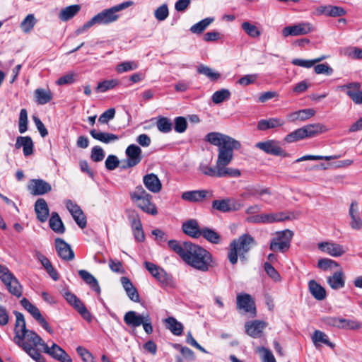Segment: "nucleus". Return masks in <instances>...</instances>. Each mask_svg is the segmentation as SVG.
<instances>
[{"instance_id": "obj_1", "label": "nucleus", "mask_w": 362, "mask_h": 362, "mask_svg": "<svg viewBox=\"0 0 362 362\" xmlns=\"http://www.w3.org/2000/svg\"><path fill=\"white\" fill-rule=\"evenodd\" d=\"M169 247L177 254L188 265L197 270L206 272L214 267L212 255L203 247L191 242L169 240Z\"/></svg>"}, {"instance_id": "obj_2", "label": "nucleus", "mask_w": 362, "mask_h": 362, "mask_svg": "<svg viewBox=\"0 0 362 362\" xmlns=\"http://www.w3.org/2000/svg\"><path fill=\"white\" fill-rule=\"evenodd\" d=\"M205 140L214 146H221V153L226 157V162L221 165L219 177H238L241 175L240 170L227 167L233 158V151L241 147L240 143L235 139L219 133L210 132L206 134Z\"/></svg>"}, {"instance_id": "obj_3", "label": "nucleus", "mask_w": 362, "mask_h": 362, "mask_svg": "<svg viewBox=\"0 0 362 362\" xmlns=\"http://www.w3.org/2000/svg\"><path fill=\"white\" fill-rule=\"evenodd\" d=\"M16 316L14 327L13 342L21 347L27 354L32 352L36 354V347L45 344L42 339L35 332L26 328L25 320L23 315L18 312H13Z\"/></svg>"}, {"instance_id": "obj_4", "label": "nucleus", "mask_w": 362, "mask_h": 362, "mask_svg": "<svg viewBox=\"0 0 362 362\" xmlns=\"http://www.w3.org/2000/svg\"><path fill=\"white\" fill-rule=\"evenodd\" d=\"M133 4L134 2L132 1H124L102 11L87 21L82 27L78 28L76 33L78 35L81 34L95 24L107 25L117 21L119 17L117 13L128 8Z\"/></svg>"}, {"instance_id": "obj_5", "label": "nucleus", "mask_w": 362, "mask_h": 362, "mask_svg": "<svg viewBox=\"0 0 362 362\" xmlns=\"http://www.w3.org/2000/svg\"><path fill=\"white\" fill-rule=\"evenodd\" d=\"M256 245V242L253 237L245 233L240 235L238 239H234L229 245V251L228 258L232 264H235L238 262V254L240 257H244L245 255L248 252L252 246Z\"/></svg>"}, {"instance_id": "obj_6", "label": "nucleus", "mask_w": 362, "mask_h": 362, "mask_svg": "<svg viewBox=\"0 0 362 362\" xmlns=\"http://www.w3.org/2000/svg\"><path fill=\"white\" fill-rule=\"evenodd\" d=\"M129 197L133 203L144 212L155 216L158 214L156 205L152 202V196L141 186H136L129 192Z\"/></svg>"}, {"instance_id": "obj_7", "label": "nucleus", "mask_w": 362, "mask_h": 362, "mask_svg": "<svg viewBox=\"0 0 362 362\" xmlns=\"http://www.w3.org/2000/svg\"><path fill=\"white\" fill-rule=\"evenodd\" d=\"M327 131L326 127L321 123L310 124L289 133L284 140L286 143H293L304 139L315 137Z\"/></svg>"}, {"instance_id": "obj_8", "label": "nucleus", "mask_w": 362, "mask_h": 362, "mask_svg": "<svg viewBox=\"0 0 362 362\" xmlns=\"http://www.w3.org/2000/svg\"><path fill=\"white\" fill-rule=\"evenodd\" d=\"M0 279L11 295L17 298L22 296V285L9 269L2 264H0Z\"/></svg>"}, {"instance_id": "obj_9", "label": "nucleus", "mask_w": 362, "mask_h": 362, "mask_svg": "<svg viewBox=\"0 0 362 362\" xmlns=\"http://www.w3.org/2000/svg\"><path fill=\"white\" fill-rule=\"evenodd\" d=\"M293 235V233L288 229L276 232L275 236L271 240L270 250L274 252H286L291 247Z\"/></svg>"}, {"instance_id": "obj_10", "label": "nucleus", "mask_w": 362, "mask_h": 362, "mask_svg": "<svg viewBox=\"0 0 362 362\" xmlns=\"http://www.w3.org/2000/svg\"><path fill=\"white\" fill-rule=\"evenodd\" d=\"M243 204L233 198L226 197L215 199L211 202V211H218L226 214L236 211L243 208Z\"/></svg>"}, {"instance_id": "obj_11", "label": "nucleus", "mask_w": 362, "mask_h": 362, "mask_svg": "<svg viewBox=\"0 0 362 362\" xmlns=\"http://www.w3.org/2000/svg\"><path fill=\"white\" fill-rule=\"evenodd\" d=\"M66 300L73 306L87 322H90L93 320L91 313L88 310L82 301L74 293L66 291L64 294Z\"/></svg>"}, {"instance_id": "obj_12", "label": "nucleus", "mask_w": 362, "mask_h": 362, "mask_svg": "<svg viewBox=\"0 0 362 362\" xmlns=\"http://www.w3.org/2000/svg\"><path fill=\"white\" fill-rule=\"evenodd\" d=\"M290 217L284 212L262 214L247 218L248 222L255 223H272L289 220Z\"/></svg>"}, {"instance_id": "obj_13", "label": "nucleus", "mask_w": 362, "mask_h": 362, "mask_svg": "<svg viewBox=\"0 0 362 362\" xmlns=\"http://www.w3.org/2000/svg\"><path fill=\"white\" fill-rule=\"evenodd\" d=\"M255 146L269 155L283 157L287 156L286 151L281 147L279 141L276 140L269 139L265 141L258 142L256 144Z\"/></svg>"}, {"instance_id": "obj_14", "label": "nucleus", "mask_w": 362, "mask_h": 362, "mask_svg": "<svg viewBox=\"0 0 362 362\" xmlns=\"http://www.w3.org/2000/svg\"><path fill=\"white\" fill-rule=\"evenodd\" d=\"M314 30L313 25L308 22H303L293 25L286 26L282 30L284 37L298 36L308 34Z\"/></svg>"}, {"instance_id": "obj_15", "label": "nucleus", "mask_w": 362, "mask_h": 362, "mask_svg": "<svg viewBox=\"0 0 362 362\" xmlns=\"http://www.w3.org/2000/svg\"><path fill=\"white\" fill-rule=\"evenodd\" d=\"M217 146L218 147V149L216 166L211 167L206 164H201L199 165V170L201 171L202 173H203L205 175L213 177H219L221 165L224 164L227 160V156H223V155L221 153V146Z\"/></svg>"}, {"instance_id": "obj_16", "label": "nucleus", "mask_w": 362, "mask_h": 362, "mask_svg": "<svg viewBox=\"0 0 362 362\" xmlns=\"http://www.w3.org/2000/svg\"><path fill=\"white\" fill-rule=\"evenodd\" d=\"M43 351L59 362H72L71 358L59 345L53 343L49 346L46 343L42 344Z\"/></svg>"}, {"instance_id": "obj_17", "label": "nucleus", "mask_w": 362, "mask_h": 362, "mask_svg": "<svg viewBox=\"0 0 362 362\" xmlns=\"http://www.w3.org/2000/svg\"><path fill=\"white\" fill-rule=\"evenodd\" d=\"M141 152V148L136 144L128 146L125 151L127 159L124 168H129L137 165L142 160Z\"/></svg>"}, {"instance_id": "obj_18", "label": "nucleus", "mask_w": 362, "mask_h": 362, "mask_svg": "<svg viewBox=\"0 0 362 362\" xmlns=\"http://www.w3.org/2000/svg\"><path fill=\"white\" fill-rule=\"evenodd\" d=\"M213 197V191L209 189L186 191L181 195L182 200L194 203L202 202L205 199H210Z\"/></svg>"}, {"instance_id": "obj_19", "label": "nucleus", "mask_w": 362, "mask_h": 362, "mask_svg": "<svg viewBox=\"0 0 362 362\" xmlns=\"http://www.w3.org/2000/svg\"><path fill=\"white\" fill-rule=\"evenodd\" d=\"M65 204L76 224L82 229L86 228L87 225L86 217L81 207L69 199L66 201Z\"/></svg>"}, {"instance_id": "obj_20", "label": "nucleus", "mask_w": 362, "mask_h": 362, "mask_svg": "<svg viewBox=\"0 0 362 362\" xmlns=\"http://www.w3.org/2000/svg\"><path fill=\"white\" fill-rule=\"evenodd\" d=\"M28 189L30 192L35 196L43 195L52 190L51 185L42 179L30 180Z\"/></svg>"}, {"instance_id": "obj_21", "label": "nucleus", "mask_w": 362, "mask_h": 362, "mask_svg": "<svg viewBox=\"0 0 362 362\" xmlns=\"http://www.w3.org/2000/svg\"><path fill=\"white\" fill-rule=\"evenodd\" d=\"M341 90H346L347 95L356 104H362V90H361V83L353 82L340 86Z\"/></svg>"}, {"instance_id": "obj_22", "label": "nucleus", "mask_w": 362, "mask_h": 362, "mask_svg": "<svg viewBox=\"0 0 362 362\" xmlns=\"http://www.w3.org/2000/svg\"><path fill=\"white\" fill-rule=\"evenodd\" d=\"M317 247L321 251L334 257H341L346 252L343 245L332 242H321Z\"/></svg>"}, {"instance_id": "obj_23", "label": "nucleus", "mask_w": 362, "mask_h": 362, "mask_svg": "<svg viewBox=\"0 0 362 362\" xmlns=\"http://www.w3.org/2000/svg\"><path fill=\"white\" fill-rule=\"evenodd\" d=\"M55 247L58 255L65 261H71L74 258V252L71 246L63 239L57 238L55 239Z\"/></svg>"}, {"instance_id": "obj_24", "label": "nucleus", "mask_w": 362, "mask_h": 362, "mask_svg": "<svg viewBox=\"0 0 362 362\" xmlns=\"http://www.w3.org/2000/svg\"><path fill=\"white\" fill-rule=\"evenodd\" d=\"M237 307L243 309L245 313H250L253 317L256 315L255 302L249 294L243 293L237 296Z\"/></svg>"}, {"instance_id": "obj_25", "label": "nucleus", "mask_w": 362, "mask_h": 362, "mask_svg": "<svg viewBox=\"0 0 362 362\" xmlns=\"http://www.w3.org/2000/svg\"><path fill=\"white\" fill-rule=\"evenodd\" d=\"M267 326V323L261 320L247 322L245 325V332L253 338L261 336L263 329Z\"/></svg>"}, {"instance_id": "obj_26", "label": "nucleus", "mask_w": 362, "mask_h": 362, "mask_svg": "<svg viewBox=\"0 0 362 362\" xmlns=\"http://www.w3.org/2000/svg\"><path fill=\"white\" fill-rule=\"evenodd\" d=\"M143 182L145 187L153 193H158L162 189V184L158 176L154 173H149L144 176Z\"/></svg>"}, {"instance_id": "obj_27", "label": "nucleus", "mask_w": 362, "mask_h": 362, "mask_svg": "<svg viewBox=\"0 0 362 362\" xmlns=\"http://www.w3.org/2000/svg\"><path fill=\"white\" fill-rule=\"evenodd\" d=\"M15 147L17 149L23 148V152L25 156H29L33 153L34 144L31 137L18 136Z\"/></svg>"}, {"instance_id": "obj_28", "label": "nucleus", "mask_w": 362, "mask_h": 362, "mask_svg": "<svg viewBox=\"0 0 362 362\" xmlns=\"http://www.w3.org/2000/svg\"><path fill=\"white\" fill-rule=\"evenodd\" d=\"M35 211L37 218L41 222H45L49 216V209L47 202L42 199H38L35 204Z\"/></svg>"}, {"instance_id": "obj_29", "label": "nucleus", "mask_w": 362, "mask_h": 362, "mask_svg": "<svg viewBox=\"0 0 362 362\" xmlns=\"http://www.w3.org/2000/svg\"><path fill=\"white\" fill-rule=\"evenodd\" d=\"M182 228L186 235L192 238H198L201 236L202 228L196 219H190L183 223Z\"/></svg>"}, {"instance_id": "obj_30", "label": "nucleus", "mask_w": 362, "mask_h": 362, "mask_svg": "<svg viewBox=\"0 0 362 362\" xmlns=\"http://www.w3.org/2000/svg\"><path fill=\"white\" fill-rule=\"evenodd\" d=\"M146 314L139 315L135 311H128L124 316L125 324L132 327H138L144 322Z\"/></svg>"}, {"instance_id": "obj_31", "label": "nucleus", "mask_w": 362, "mask_h": 362, "mask_svg": "<svg viewBox=\"0 0 362 362\" xmlns=\"http://www.w3.org/2000/svg\"><path fill=\"white\" fill-rule=\"evenodd\" d=\"M285 124V121L278 117H272L268 119H261L258 122L257 129L259 131H266L269 129H274L282 127Z\"/></svg>"}, {"instance_id": "obj_32", "label": "nucleus", "mask_w": 362, "mask_h": 362, "mask_svg": "<svg viewBox=\"0 0 362 362\" xmlns=\"http://www.w3.org/2000/svg\"><path fill=\"white\" fill-rule=\"evenodd\" d=\"M91 136L104 144H110L119 140V136L115 134L103 132L93 129L90 131Z\"/></svg>"}, {"instance_id": "obj_33", "label": "nucleus", "mask_w": 362, "mask_h": 362, "mask_svg": "<svg viewBox=\"0 0 362 362\" xmlns=\"http://www.w3.org/2000/svg\"><path fill=\"white\" fill-rule=\"evenodd\" d=\"M144 265H145L146 269L158 281H160V283H163V284L167 282L166 273L163 269H161L156 264H155L152 262H145Z\"/></svg>"}, {"instance_id": "obj_34", "label": "nucleus", "mask_w": 362, "mask_h": 362, "mask_svg": "<svg viewBox=\"0 0 362 362\" xmlns=\"http://www.w3.org/2000/svg\"><path fill=\"white\" fill-rule=\"evenodd\" d=\"M316 112L312 108H306L296 111L288 115V119L295 122L296 121H305L315 115Z\"/></svg>"}, {"instance_id": "obj_35", "label": "nucleus", "mask_w": 362, "mask_h": 362, "mask_svg": "<svg viewBox=\"0 0 362 362\" xmlns=\"http://www.w3.org/2000/svg\"><path fill=\"white\" fill-rule=\"evenodd\" d=\"M327 284L334 290L343 288L345 285L344 276L342 271L336 272L332 276L327 277Z\"/></svg>"}, {"instance_id": "obj_36", "label": "nucleus", "mask_w": 362, "mask_h": 362, "mask_svg": "<svg viewBox=\"0 0 362 362\" xmlns=\"http://www.w3.org/2000/svg\"><path fill=\"white\" fill-rule=\"evenodd\" d=\"M165 327L168 329L174 335L180 336L183 332V325L178 322L173 317H168L164 320Z\"/></svg>"}, {"instance_id": "obj_37", "label": "nucleus", "mask_w": 362, "mask_h": 362, "mask_svg": "<svg viewBox=\"0 0 362 362\" xmlns=\"http://www.w3.org/2000/svg\"><path fill=\"white\" fill-rule=\"evenodd\" d=\"M309 291L312 296L318 300H322L326 297V291L315 280H310L308 283Z\"/></svg>"}, {"instance_id": "obj_38", "label": "nucleus", "mask_w": 362, "mask_h": 362, "mask_svg": "<svg viewBox=\"0 0 362 362\" xmlns=\"http://www.w3.org/2000/svg\"><path fill=\"white\" fill-rule=\"evenodd\" d=\"M49 225L50 228L57 233L62 234L65 231L64 223L57 212L52 213L49 220Z\"/></svg>"}, {"instance_id": "obj_39", "label": "nucleus", "mask_w": 362, "mask_h": 362, "mask_svg": "<svg viewBox=\"0 0 362 362\" xmlns=\"http://www.w3.org/2000/svg\"><path fill=\"white\" fill-rule=\"evenodd\" d=\"M78 274L80 277L87 284H88L91 288L97 292L98 293H100V288L98 284L97 279L88 272L86 270H79Z\"/></svg>"}, {"instance_id": "obj_40", "label": "nucleus", "mask_w": 362, "mask_h": 362, "mask_svg": "<svg viewBox=\"0 0 362 362\" xmlns=\"http://www.w3.org/2000/svg\"><path fill=\"white\" fill-rule=\"evenodd\" d=\"M80 9L81 6L78 4L69 6L60 11L59 18L62 21H67L76 16Z\"/></svg>"}, {"instance_id": "obj_41", "label": "nucleus", "mask_w": 362, "mask_h": 362, "mask_svg": "<svg viewBox=\"0 0 362 362\" xmlns=\"http://www.w3.org/2000/svg\"><path fill=\"white\" fill-rule=\"evenodd\" d=\"M35 101L38 105H45L52 99V93L50 90L37 88L35 90Z\"/></svg>"}, {"instance_id": "obj_42", "label": "nucleus", "mask_w": 362, "mask_h": 362, "mask_svg": "<svg viewBox=\"0 0 362 362\" xmlns=\"http://www.w3.org/2000/svg\"><path fill=\"white\" fill-rule=\"evenodd\" d=\"M357 206L356 202H352L349 208V214L351 218V226L354 229H360L362 227V221L357 215Z\"/></svg>"}, {"instance_id": "obj_43", "label": "nucleus", "mask_w": 362, "mask_h": 362, "mask_svg": "<svg viewBox=\"0 0 362 362\" xmlns=\"http://www.w3.org/2000/svg\"><path fill=\"white\" fill-rule=\"evenodd\" d=\"M173 122L168 117L159 116L157 118L156 127L162 133H169L173 129Z\"/></svg>"}, {"instance_id": "obj_44", "label": "nucleus", "mask_w": 362, "mask_h": 362, "mask_svg": "<svg viewBox=\"0 0 362 362\" xmlns=\"http://www.w3.org/2000/svg\"><path fill=\"white\" fill-rule=\"evenodd\" d=\"M230 95V91L228 89L222 88L215 91L213 93L211 96V100L214 104H220L226 100H229Z\"/></svg>"}, {"instance_id": "obj_45", "label": "nucleus", "mask_w": 362, "mask_h": 362, "mask_svg": "<svg viewBox=\"0 0 362 362\" xmlns=\"http://www.w3.org/2000/svg\"><path fill=\"white\" fill-rule=\"evenodd\" d=\"M201 235L206 240L214 244L218 243L221 240V236L217 232L206 227L202 228Z\"/></svg>"}, {"instance_id": "obj_46", "label": "nucleus", "mask_w": 362, "mask_h": 362, "mask_svg": "<svg viewBox=\"0 0 362 362\" xmlns=\"http://www.w3.org/2000/svg\"><path fill=\"white\" fill-rule=\"evenodd\" d=\"M214 21L213 18H206L190 28L192 33L201 34Z\"/></svg>"}, {"instance_id": "obj_47", "label": "nucleus", "mask_w": 362, "mask_h": 362, "mask_svg": "<svg viewBox=\"0 0 362 362\" xmlns=\"http://www.w3.org/2000/svg\"><path fill=\"white\" fill-rule=\"evenodd\" d=\"M37 21L33 14H28L21 23L20 27L25 33H30L36 24Z\"/></svg>"}, {"instance_id": "obj_48", "label": "nucleus", "mask_w": 362, "mask_h": 362, "mask_svg": "<svg viewBox=\"0 0 362 362\" xmlns=\"http://www.w3.org/2000/svg\"><path fill=\"white\" fill-rule=\"evenodd\" d=\"M312 339L315 346H317L318 343H323L330 347H334V344L329 341L327 334L320 330L314 332Z\"/></svg>"}, {"instance_id": "obj_49", "label": "nucleus", "mask_w": 362, "mask_h": 362, "mask_svg": "<svg viewBox=\"0 0 362 362\" xmlns=\"http://www.w3.org/2000/svg\"><path fill=\"white\" fill-rule=\"evenodd\" d=\"M197 71L199 74L205 75L211 81H216L221 77V74L218 72L205 65L199 66Z\"/></svg>"}, {"instance_id": "obj_50", "label": "nucleus", "mask_w": 362, "mask_h": 362, "mask_svg": "<svg viewBox=\"0 0 362 362\" xmlns=\"http://www.w3.org/2000/svg\"><path fill=\"white\" fill-rule=\"evenodd\" d=\"M21 304L35 320L41 315L40 310L35 305L32 304L27 298H22Z\"/></svg>"}, {"instance_id": "obj_51", "label": "nucleus", "mask_w": 362, "mask_h": 362, "mask_svg": "<svg viewBox=\"0 0 362 362\" xmlns=\"http://www.w3.org/2000/svg\"><path fill=\"white\" fill-rule=\"evenodd\" d=\"M127 214L132 229L140 228L142 226L140 216L135 210H128L127 211Z\"/></svg>"}, {"instance_id": "obj_52", "label": "nucleus", "mask_w": 362, "mask_h": 362, "mask_svg": "<svg viewBox=\"0 0 362 362\" xmlns=\"http://www.w3.org/2000/svg\"><path fill=\"white\" fill-rule=\"evenodd\" d=\"M138 64L134 61L123 62L117 65L115 70L117 73L122 74L129 71L136 69Z\"/></svg>"}, {"instance_id": "obj_53", "label": "nucleus", "mask_w": 362, "mask_h": 362, "mask_svg": "<svg viewBox=\"0 0 362 362\" xmlns=\"http://www.w3.org/2000/svg\"><path fill=\"white\" fill-rule=\"evenodd\" d=\"M119 84V81L117 79L106 80L98 83L96 90L98 92H105L110 89L115 88Z\"/></svg>"}, {"instance_id": "obj_54", "label": "nucleus", "mask_w": 362, "mask_h": 362, "mask_svg": "<svg viewBox=\"0 0 362 362\" xmlns=\"http://www.w3.org/2000/svg\"><path fill=\"white\" fill-rule=\"evenodd\" d=\"M28 130V112L25 109H21L19 115L18 131L21 134Z\"/></svg>"}, {"instance_id": "obj_55", "label": "nucleus", "mask_w": 362, "mask_h": 362, "mask_svg": "<svg viewBox=\"0 0 362 362\" xmlns=\"http://www.w3.org/2000/svg\"><path fill=\"white\" fill-rule=\"evenodd\" d=\"M243 30L250 37H257L260 35L261 33L258 28L249 22H244L242 23Z\"/></svg>"}, {"instance_id": "obj_56", "label": "nucleus", "mask_w": 362, "mask_h": 362, "mask_svg": "<svg viewBox=\"0 0 362 362\" xmlns=\"http://www.w3.org/2000/svg\"><path fill=\"white\" fill-rule=\"evenodd\" d=\"M174 129L177 133H183L187 128V119L182 116L177 117L174 119Z\"/></svg>"}, {"instance_id": "obj_57", "label": "nucleus", "mask_w": 362, "mask_h": 362, "mask_svg": "<svg viewBox=\"0 0 362 362\" xmlns=\"http://www.w3.org/2000/svg\"><path fill=\"white\" fill-rule=\"evenodd\" d=\"M168 8L167 4H165L157 8L154 12L155 18L159 21H163L165 20L168 18Z\"/></svg>"}, {"instance_id": "obj_58", "label": "nucleus", "mask_w": 362, "mask_h": 362, "mask_svg": "<svg viewBox=\"0 0 362 362\" xmlns=\"http://www.w3.org/2000/svg\"><path fill=\"white\" fill-rule=\"evenodd\" d=\"M339 264L334 260L328 258H322L318 260L317 267L324 270H328L332 267H338Z\"/></svg>"}, {"instance_id": "obj_59", "label": "nucleus", "mask_w": 362, "mask_h": 362, "mask_svg": "<svg viewBox=\"0 0 362 362\" xmlns=\"http://www.w3.org/2000/svg\"><path fill=\"white\" fill-rule=\"evenodd\" d=\"M90 158L95 162L102 161L105 158L103 149L100 146H94L91 150Z\"/></svg>"}, {"instance_id": "obj_60", "label": "nucleus", "mask_w": 362, "mask_h": 362, "mask_svg": "<svg viewBox=\"0 0 362 362\" xmlns=\"http://www.w3.org/2000/svg\"><path fill=\"white\" fill-rule=\"evenodd\" d=\"M76 351L84 362H96L91 353L86 348L78 346L76 348Z\"/></svg>"}, {"instance_id": "obj_61", "label": "nucleus", "mask_w": 362, "mask_h": 362, "mask_svg": "<svg viewBox=\"0 0 362 362\" xmlns=\"http://www.w3.org/2000/svg\"><path fill=\"white\" fill-rule=\"evenodd\" d=\"M115 108H109L99 117L98 122L100 124H107L110 120L115 117Z\"/></svg>"}, {"instance_id": "obj_62", "label": "nucleus", "mask_w": 362, "mask_h": 362, "mask_svg": "<svg viewBox=\"0 0 362 362\" xmlns=\"http://www.w3.org/2000/svg\"><path fill=\"white\" fill-rule=\"evenodd\" d=\"M264 268L267 274L274 281H280V275L276 269L269 262L264 264Z\"/></svg>"}, {"instance_id": "obj_63", "label": "nucleus", "mask_w": 362, "mask_h": 362, "mask_svg": "<svg viewBox=\"0 0 362 362\" xmlns=\"http://www.w3.org/2000/svg\"><path fill=\"white\" fill-rule=\"evenodd\" d=\"M259 353L262 356V362H276L270 350L265 347L259 348Z\"/></svg>"}, {"instance_id": "obj_64", "label": "nucleus", "mask_w": 362, "mask_h": 362, "mask_svg": "<svg viewBox=\"0 0 362 362\" xmlns=\"http://www.w3.org/2000/svg\"><path fill=\"white\" fill-rule=\"evenodd\" d=\"M119 163V159L116 156L109 155L105 160V168L108 170H113L118 167Z\"/></svg>"}]
</instances>
